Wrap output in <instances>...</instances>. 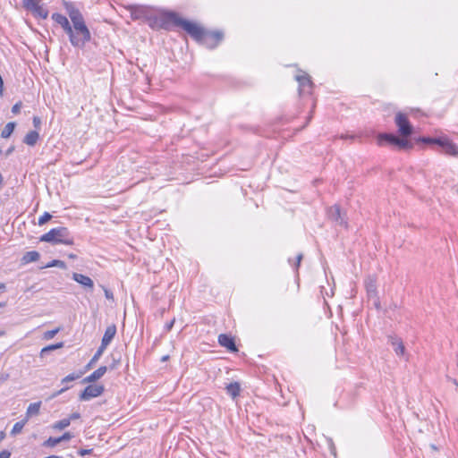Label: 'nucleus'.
Returning a JSON list of instances; mask_svg holds the SVG:
<instances>
[{
  "label": "nucleus",
  "instance_id": "nucleus-1",
  "mask_svg": "<svg viewBox=\"0 0 458 458\" xmlns=\"http://www.w3.org/2000/svg\"><path fill=\"white\" fill-rule=\"evenodd\" d=\"M159 19L163 28L168 29L171 24L181 27L197 41L203 35L204 29L200 25L181 18L174 12H163Z\"/></svg>",
  "mask_w": 458,
  "mask_h": 458
},
{
  "label": "nucleus",
  "instance_id": "nucleus-2",
  "mask_svg": "<svg viewBox=\"0 0 458 458\" xmlns=\"http://www.w3.org/2000/svg\"><path fill=\"white\" fill-rule=\"evenodd\" d=\"M66 11L77 34L81 37L84 44H86L90 40L91 36L81 13L73 4H68Z\"/></svg>",
  "mask_w": 458,
  "mask_h": 458
},
{
  "label": "nucleus",
  "instance_id": "nucleus-3",
  "mask_svg": "<svg viewBox=\"0 0 458 458\" xmlns=\"http://www.w3.org/2000/svg\"><path fill=\"white\" fill-rule=\"evenodd\" d=\"M40 241L53 244H73V238L71 236L70 232L66 227L51 229L48 233L40 237Z\"/></svg>",
  "mask_w": 458,
  "mask_h": 458
},
{
  "label": "nucleus",
  "instance_id": "nucleus-4",
  "mask_svg": "<svg viewBox=\"0 0 458 458\" xmlns=\"http://www.w3.org/2000/svg\"><path fill=\"white\" fill-rule=\"evenodd\" d=\"M52 19L68 34L70 42L73 47H83L85 46L81 37L77 34L76 30L73 26H71L70 21L64 15L61 13H53Z\"/></svg>",
  "mask_w": 458,
  "mask_h": 458
},
{
  "label": "nucleus",
  "instance_id": "nucleus-5",
  "mask_svg": "<svg viewBox=\"0 0 458 458\" xmlns=\"http://www.w3.org/2000/svg\"><path fill=\"white\" fill-rule=\"evenodd\" d=\"M295 81L298 82V90L300 96H309L311 94L314 84L310 79V76L303 72L298 71L294 75Z\"/></svg>",
  "mask_w": 458,
  "mask_h": 458
},
{
  "label": "nucleus",
  "instance_id": "nucleus-6",
  "mask_svg": "<svg viewBox=\"0 0 458 458\" xmlns=\"http://www.w3.org/2000/svg\"><path fill=\"white\" fill-rule=\"evenodd\" d=\"M394 122L398 127V132L402 137L408 138L412 134L413 127L405 114L398 112L395 115Z\"/></svg>",
  "mask_w": 458,
  "mask_h": 458
},
{
  "label": "nucleus",
  "instance_id": "nucleus-7",
  "mask_svg": "<svg viewBox=\"0 0 458 458\" xmlns=\"http://www.w3.org/2000/svg\"><path fill=\"white\" fill-rule=\"evenodd\" d=\"M23 7L37 18L47 19L48 16V11L40 0H23Z\"/></svg>",
  "mask_w": 458,
  "mask_h": 458
},
{
  "label": "nucleus",
  "instance_id": "nucleus-8",
  "mask_svg": "<svg viewBox=\"0 0 458 458\" xmlns=\"http://www.w3.org/2000/svg\"><path fill=\"white\" fill-rule=\"evenodd\" d=\"M223 39V34L219 31H207L204 30L202 37L199 39L198 42L206 46L208 48L216 47L218 43Z\"/></svg>",
  "mask_w": 458,
  "mask_h": 458
},
{
  "label": "nucleus",
  "instance_id": "nucleus-9",
  "mask_svg": "<svg viewBox=\"0 0 458 458\" xmlns=\"http://www.w3.org/2000/svg\"><path fill=\"white\" fill-rule=\"evenodd\" d=\"M104 392L102 385H89L80 394L81 401H89L92 398L101 395Z\"/></svg>",
  "mask_w": 458,
  "mask_h": 458
},
{
  "label": "nucleus",
  "instance_id": "nucleus-10",
  "mask_svg": "<svg viewBox=\"0 0 458 458\" xmlns=\"http://www.w3.org/2000/svg\"><path fill=\"white\" fill-rule=\"evenodd\" d=\"M328 218L339 225L347 226V222L342 217L341 208L338 205L331 206L327 210Z\"/></svg>",
  "mask_w": 458,
  "mask_h": 458
},
{
  "label": "nucleus",
  "instance_id": "nucleus-11",
  "mask_svg": "<svg viewBox=\"0 0 458 458\" xmlns=\"http://www.w3.org/2000/svg\"><path fill=\"white\" fill-rule=\"evenodd\" d=\"M388 343L393 346L396 355L403 356L405 353V346L403 340L397 335H389Z\"/></svg>",
  "mask_w": 458,
  "mask_h": 458
},
{
  "label": "nucleus",
  "instance_id": "nucleus-12",
  "mask_svg": "<svg viewBox=\"0 0 458 458\" xmlns=\"http://www.w3.org/2000/svg\"><path fill=\"white\" fill-rule=\"evenodd\" d=\"M72 277L85 289H88L90 292L93 291L94 283L90 277L79 273H73Z\"/></svg>",
  "mask_w": 458,
  "mask_h": 458
},
{
  "label": "nucleus",
  "instance_id": "nucleus-13",
  "mask_svg": "<svg viewBox=\"0 0 458 458\" xmlns=\"http://www.w3.org/2000/svg\"><path fill=\"white\" fill-rule=\"evenodd\" d=\"M365 288L369 298L377 297V279L375 276H369L365 279Z\"/></svg>",
  "mask_w": 458,
  "mask_h": 458
},
{
  "label": "nucleus",
  "instance_id": "nucleus-14",
  "mask_svg": "<svg viewBox=\"0 0 458 458\" xmlns=\"http://www.w3.org/2000/svg\"><path fill=\"white\" fill-rule=\"evenodd\" d=\"M116 334V327L115 325H110L106 327L105 334L103 335L102 341H101V347L104 349H106L108 344L112 342L114 335Z\"/></svg>",
  "mask_w": 458,
  "mask_h": 458
},
{
  "label": "nucleus",
  "instance_id": "nucleus-15",
  "mask_svg": "<svg viewBox=\"0 0 458 458\" xmlns=\"http://www.w3.org/2000/svg\"><path fill=\"white\" fill-rule=\"evenodd\" d=\"M218 343L221 346L226 348L231 352H237V348L234 340L232 336L222 334L218 336Z\"/></svg>",
  "mask_w": 458,
  "mask_h": 458
},
{
  "label": "nucleus",
  "instance_id": "nucleus-16",
  "mask_svg": "<svg viewBox=\"0 0 458 458\" xmlns=\"http://www.w3.org/2000/svg\"><path fill=\"white\" fill-rule=\"evenodd\" d=\"M107 368L106 366L99 367L97 370L91 373L89 376L83 379L84 383H91L101 378L106 372Z\"/></svg>",
  "mask_w": 458,
  "mask_h": 458
},
{
  "label": "nucleus",
  "instance_id": "nucleus-17",
  "mask_svg": "<svg viewBox=\"0 0 458 458\" xmlns=\"http://www.w3.org/2000/svg\"><path fill=\"white\" fill-rule=\"evenodd\" d=\"M422 142L428 143V144H437L442 149L445 148V144L450 140L448 138H430V137H424L421 139Z\"/></svg>",
  "mask_w": 458,
  "mask_h": 458
},
{
  "label": "nucleus",
  "instance_id": "nucleus-18",
  "mask_svg": "<svg viewBox=\"0 0 458 458\" xmlns=\"http://www.w3.org/2000/svg\"><path fill=\"white\" fill-rule=\"evenodd\" d=\"M39 139V134L36 131H30L28 132L23 140V142L29 146H34Z\"/></svg>",
  "mask_w": 458,
  "mask_h": 458
},
{
  "label": "nucleus",
  "instance_id": "nucleus-19",
  "mask_svg": "<svg viewBox=\"0 0 458 458\" xmlns=\"http://www.w3.org/2000/svg\"><path fill=\"white\" fill-rule=\"evenodd\" d=\"M41 407V402H37L30 403L29 407L27 408L26 411V420H29V419L34 415H38L39 413V410Z\"/></svg>",
  "mask_w": 458,
  "mask_h": 458
},
{
  "label": "nucleus",
  "instance_id": "nucleus-20",
  "mask_svg": "<svg viewBox=\"0 0 458 458\" xmlns=\"http://www.w3.org/2000/svg\"><path fill=\"white\" fill-rule=\"evenodd\" d=\"M225 389L227 394H230L234 399L240 394L241 386L239 383L233 382L228 384Z\"/></svg>",
  "mask_w": 458,
  "mask_h": 458
},
{
  "label": "nucleus",
  "instance_id": "nucleus-21",
  "mask_svg": "<svg viewBox=\"0 0 458 458\" xmlns=\"http://www.w3.org/2000/svg\"><path fill=\"white\" fill-rule=\"evenodd\" d=\"M399 137L393 133H381L378 136L379 141H386L389 144L394 145L397 143Z\"/></svg>",
  "mask_w": 458,
  "mask_h": 458
},
{
  "label": "nucleus",
  "instance_id": "nucleus-22",
  "mask_svg": "<svg viewBox=\"0 0 458 458\" xmlns=\"http://www.w3.org/2000/svg\"><path fill=\"white\" fill-rule=\"evenodd\" d=\"M443 151L449 156L458 157V146L451 140L445 144Z\"/></svg>",
  "mask_w": 458,
  "mask_h": 458
},
{
  "label": "nucleus",
  "instance_id": "nucleus-23",
  "mask_svg": "<svg viewBox=\"0 0 458 458\" xmlns=\"http://www.w3.org/2000/svg\"><path fill=\"white\" fill-rule=\"evenodd\" d=\"M39 253L36 250H31V251H28L24 254L23 258H22V261L23 263H30V262H35L37 260L39 259Z\"/></svg>",
  "mask_w": 458,
  "mask_h": 458
},
{
  "label": "nucleus",
  "instance_id": "nucleus-24",
  "mask_svg": "<svg viewBox=\"0 0 458 458\" xmlns=\"http://www.w3.org/2000/svg\"><path fill=\"white\" fill-rule=\"evenodd\" d=\"M15 128V123H8L1 132V137L4 139L9 138L11 134L13 132Z\"/></svg>",
  "mask_w": 458,
  "mask_h": 458
},
{
  "label": "nucleus",
  "instance_id": "nucleus-25",
  "mask_svg": "<svg viewBox=\"0 0 458 458\" xmlns=\"http://www.w3.org/2000/svg\"><path fill=\"white\" fill-rule=\"evenodd\" d=\"M27 422H28V420L26 419H24V420H22L21 421L16 422L13 425V427L11 434L13 436H16V435L20 434L22 431V429H23V428H24V426L26 425Z\"/></svg>",
  "mask_w": 458,
  "mask_h": 458
},
{
  "label": "nucleus",
  "instance_id": "nucleus-26",
  "mask_svg": "<svg viewBox=\"0 0 458 458\" xmlns=\"http://www.w3.org/2000/svg\"><path fill=\"white\" fill-rule=\"evenodd\" d=\"M105 350L106 349H104L103 347L99 346V348L98 349V351L96 352V353L94 354V356L92 357L90 361L86 366L87 369L91 368L93 366V364L96 363L99 360V358L102 356V354L105 352Z\"/></svg>",
  "mask_w": 458,
  "mask_h": 458
},
{
  "label": "nucleus",
  "instance_id": "nucleus-27",
  "mask_svg": "<svg viewBox=\"0 0 458 458\" xmlns=\"http://www.w3.org/2000/svg\"><path fill=\"white\" fill-rule=\"evenodd\" d=\"M71 424V419H63L57 422H55L53 426L54 428L55 429H59V430H62L65 428H67L68 426H70Z\"/></svg>",
  "mask_w": 458,
  "mask_h": 458
},
{
  "label": "nucleus",
  "instance_id": "nucleus-28",
  "mask_svg": "<svg viewBox=\"0 0 458 458\" xmlns=\"http://www.w3.org/2000/svg\"><path fill=\"white\" fill-rule=\"evenodd\" d=\"M395 146H397L401 149H408L412 148V144L407 139L401 138H399Z\"/></svg>",
  "mask_w": 458,
  "mask_h": 458
},
{
  "label": "nucleus",
  "instance_id": "nucleus-29",
  "mask_svg": "<svg viewBox=\"0 0 458 458\" xmlns=\"http://www.w3.org/2000/svg\"><path fill=\"white\" fill-rule=\"evenodd\" d=\"M64 345V343H58V344H52V345H48V346H46L44 347L41 352H40V355L43 356L45 353L50 352V351H54V350H56V349H59V348H62Z\"/></svg>",
  "mask_w": 458,
  "mask_h": 458
},
{
  "label": "nucleus",
  "instance_id": "nucleus-30",
  "mask_svg": "<svg viewBox=\"0 0 458 458\" xmlns=\"http://www.w3.org/2000/svg\"><path fill=\"white\" fill-rule=\"evenodd\" d=\"M82 373L80 374H70L62 379V384L69 383L78 379L81 377Z\"/></svg>",
  "mask_w": 458,
  "mask_h": 458
},
{
  "label": "nucleus",
  "instance_id": "nucleus-31",
  "mask_svg": "<svg viewBox=\"0 0 458 458\" xmlns=\"http://www.w3.org/2000/svg\"><path fill=\"white\" fill-rule=\"evenodd\" d=\"M52 218V216L48 212H45L39 218H38V225H43L47 222H48Z\"/></svg>",
  "mask_w": 458,
  "mask_h": 458
},
{
  "label": "nucleus",
  "instance_id": "nucleus-32",
  "mask_svg": "<svg viewBox=\"0 0 458 458\" xmlns=\"http://www.w3.org/2000/svg\"><path fill=\"white\" fill-rule=\"evenodd\" d=\"M59 328H55L53 330H49L44 333V338L46 340H50L55 337V335L59 332Z\"/></svg>",
  "mask_w": 458,
  "mask_h": 458
},
{
  "label": "nucleus",
  "instance_id": "nucleus-33",
  "mask_svg": "<svg viewBox=\"0 0 458 458\" xmlns=\"http://www.w3.org/2000/svg\"><path fill=\"white\" fill-rule=\"evenodd\" d=\"M60 443L59 441V438L58 437H49L46 442H45V445L46 446H50V447H54L56 445H58Z\"/></svg>",
  "mask_w": 458,
  "mask_h": 458
},
{
  "label": "nucleus",
  "instance_id": "nucleus-34",
  "mask_svg": "<svg viewBox=\"0 0 458 458\" xmlns=\"http://www.w3.org/2000/svg\"><path fill=\"white\" fill-rule=\"evenodd\" d=\"M59 267L61 268L65 267V263L62 260L55 259L51 263L47 264L46 267Z\"/></svg>",
  "mask_w": 458,
  "mask_h": 458
},
{
  "label": "nucleus",
  "instance_id": "nucleus-35",
  "mask_svg": "<svg viewBox=\"0 0 458 458\" xmlns=\"http://www.w3.org/2000/svg\"><path fill=\"white\" fill-rule=\"evenodd\" d=\"M303 255L301 253L298 254L296 257V261L293 264V267L296 272V276H298V269L302 260Z\"/></svg>",
  "mask_w": 458,
  "mask_h": 458
},
{
  "label": "nucleus",
  "instance_id": "nucleus-36",
  "mask_svg": "<svg viewBox=\"0 0 458 458\" xmlns=\"http://www.w3.org/2000/svg\"><path fill=\"white\" fill-rule=\"evenodd\" d=\"M72 437V435L70 432H65L62 437H58L60 443L63 441H68Z\"/></svg>",
  "mask_w": 458,
  "mask_h": 458
},
{
  "label": "nucleus",
  "instance_id": "nucleus-37",
  "mask_svg": "<svg viewBox=\"0 0 458 458\" xmlns=\"http://www.w3.org/2000/svg\"><path fill=\"white\" fill-rule=\"evenodd\" d=\"M9 377H10L9 373H7V372H1L0 373V384L7 381L9 379Z\"/></svg>",
  "mask_w": 458,
  "mask_h": 458
},
{
  "label": "nucleus",
  "instance_id": "nucleus-38",
  "mask_svg": "<svg viewBox=\"0 0 458 458\" xmlns=\"http://www.w3.org/2000/svg\"><path fill=\"white\" fill-rule=\"evenodd\" d=\"M21 102H18L16 103L13 107H12V112L13 114H18L21 110Z\"/></svg>",
  "mask_w": 458,
  "mask_h": 458
},
{
  "label": "nucleus",
  "instance_id": "nucleus-39",
  "mask_svg": "<svg viewBox=\"0 0 458 458\" xmlns=\"http://www.w3.org/2000/svg\"><path fill=\"white\" fill-rule=\"evenodd\" d=\"M33 125L35 128H40V125H41V120L39 117L38 116H34L33 117Z\"/></svg>",
  "mask_w": 458,
  "mask_h": 458
},
{
  "label": "nucleus",
  "instance_id": "nucleus-40",
  "mask_svg": "<svg viewBox=\"0 0 458 458\" xmlns=\"http://www.w3.org/2000/svg\"><path fill=\"white\" fill-rule=\"evenodd\" d=\"M68 389H69V386H65V387H64V388L60 389V390H59V391H57V392H55V393L52 394L51 398H55L56 396L60 395L61 394H63L64 392H65V391H66V390H68Z\"/></svg>",
  "mask_w": 458,
  "mask_h": 458
},
{
  "label": "nucleus",
  "instance_id": "nucleus-41",
  "mask_svg": "<svg viewBox=\"0 0 458 458\" xmlns=\"http://www.w3.org/2000/svg\"><path fill=\"white\" fill-rule=\"evenodd\" d=\"M92 453V449H81L79 450L78 454L81 455V456H84L86 454H89Z\"/></svg>",
  "mask_w": 458,
  "mask_h": 458
},
{
  "label": "nucleus",
  "instance_id": "nucleus-42",
  "mask_svg": "<svg viewBox=\"0 0 458 458\" xmlns=\"http://www.w3.org/2000/svg\"><path fill=\"white\" fill-rule=\"evenodd\" d=\"M11 453L8 450H3L0 452V458H10Z\"/></svg>",
  "mask_w": 458,
  "mask_h": 458
},
{
  "label": "nucleus",
  "instance_id": "nucleus-43",
  "mask_svg": "<svg viewBox=\"0 0 458 458\" xmlns=\"http://www.w3.org/2000/svg\"><path fill=\"white\" fill-rule=\"evenodd\" d=\"M105 291V296L106 299H109V300H113L114 299V295H113V293L111 291H109L108 289H104Z\"/></svg>",
  "mask_w": 458,
  "mask_h": 458
},
{
  "label": "nucleus",
  "instance_id": "nucleus-44",
  "mask_svg": "<svg viewBox=\"0 0 458 458\" xmlns=\"http://www.w3.org/2000/svg\"><path fill=\"white\" fill-rule=\"evenodd\" d=\"M80 417H81V415L79 412H73L70 415V417L68 419H71V421H72V420L80 419Z\"/></svg>",
  "mask_w": 458,
  "mask_h": 458
},
{
  "label": "nucleus",
  "instance_id": "nucleus-45",
  "mask_svg": "<svg viewBox=\"0 0 458 458\" xmlns=\"http://www.w3.org/2000/svg\"><path fill=\"white\" fill-rule=\"evenodd\" d=\"M373 298L375 299V301H374V305H375V307H376L377 310H379V309H380V301H379L378 297L377 296V297H373Z\"/></svg>",
  "mask_w": 458,
  "mask_h": 458
},
{
  "label": "nucleus",
  "instance_id": "nucleus-46",
  "mask_svg": "<svg viewBox=\"0 0 458 458\" xmlns=\"http://www.w3.org/2000/svg\"><path fill=\"white\" fill-rule=\"evenodd\" d=\"M340 138L343 139V140H346V139H353L354 136L353 135H348V134H342L340 136Z\"/></svg>",
  "mask_w": 458,
  "mask_h": 458
},
{
  "label": "nucleus",
  "instance_id": "nucleus-47",
  "mask_svg": "<svg viewBox=\"0 0 458 458\" xmlns=\"http://www.w3.org/2000/svg\"><path fill=\"white\" fill-rule=\"evenodd\" d=\"M174 323V320H172L170 323H168L166 325L167 330H170L173 327Z\"/></svg>",
  "mask_w": 458,
  "mask_h": 458
},
{
  "label": "nucleus",
  "instance_id": "nucleus-48",
  "mask_svg": "<svg viewBox=\"0 0 458 458\" xmlns=\"http://www.w3.org/2000/svg\"><path fill=\"white\" fill-rule=\"evenodd\" d=\"M5 437V434L4 432L1 431L0 432V442Z\"/></svg>",
  "mask_w": 458,
  "mask_h": 458
},
{
  "label": "nucleus",
  "instance_id": "nucleus-49",
  "mask_svg": "<svg viewBox=\"0 0 458 458\" xmlns=\"http://www.w3.org/2000/svg\"><path fill=\"white\" fill-rule=\"evenodd\" d=\"M45 458H62L61 456H57V455H50V456H47V457H45Z\"/></svg>",
  "mask_w": 458,
  "mask_h": 458
},
{
  "label": "nucleus",
  "instance_id": "nucleus-50",
  "mask_svg": "<svg viewBox=\"0 0 458 458\" xmlns=\"http://www.w3.org/2000/svg\"><path fill=\"white\" fill-rule=\"evenodd\" d=\"M4 335H5V331L4 330H0V337L4 336Z\"/></svg>",
  "mask_w": 458,
  "mask_h": 458
},
{
  "label": "nucleus",
  "instance_id": "nucleus-51",
  "mask_svg": "<svg viewBox=\"0 0 458 458\" xmlns=\"http://www.w3.org/2000/svg\"><path fill=\"white\" fill-rule=\"evenodd\" d=\"M13 151V148H9L8 151H7V155H9L10 153H12Z\"/></svg>",
  "mask_w": 458,
  "mask_h": 458
},
{
  "label": "nucleus",
  "instance_id": "nucleus-52",
  "mask_svg": "<svg viewBox=\"0 0 458 458\" xmlns=\"http://www.w3.org/2000/svg\"><path fill=\"white\" fill-rule=\"evenodd\" d=\"M167 359H168V356H164V357L162 358V360H166Z\"/></svg>",
  "mask_w": 458,
  "mask_h": 458
},
{
  "label": "nucleus",
  "instance_id": "nucleus-53",
  "mask_svg": "<svg viewBox=\"0 0 458 458\" xmlns=\"http://www.w3.org/2000/svg\"><path fill=\"white\" fill-rule=\"evenodd\" d=\"M132 16H133L135 19L139 17L135 13H132Z\"/></svg>",
  "mask_w": 458,
  "mask_h": 458
},
{
  "label": "nucleus",
  "instance_id": "nucleus-54",
  "mask_svg": "<svg viewBox=\"0 0 458 458\" xmlns=\"http://www.w3.org/2000/svg\"><path fill=\"white\" fill-rule=\"evenodd\" d=\"M309 120L303 124L302 127H306L307 123H308Z\"/></svg>",
  "mask_w": 458,
  "mask_h": 458
},
{
  "label": "nucleus",
  "instance_id": "nucleus-55",
  "mask_svg": "<svg viewBox=\"0 0 458 458\" xmlns=\"http://www.w3.org/2000/svg\"><path fill=\"white\" fill-rule=\"evenodd\" d=\"M4 284H0V289H1V288H4Z\"/></svg>",
  "mask_w": 458,
  "mask_h": 458
},
{
  "label": "nucleus",
  "instance_id": "nucleus-56",
  "mask_svg": "<svg viewBox=\"0 0 458 458\" xmlns=\"http://www.w3.org/2000/svg\"><path fill=\"white\" fill-rule=\"evenodd\" d=\"M4 306L2 303H0V307Z\"/></svg>",
  "mask_w": 458,
  "mask_h": 458
}]
</instances>
